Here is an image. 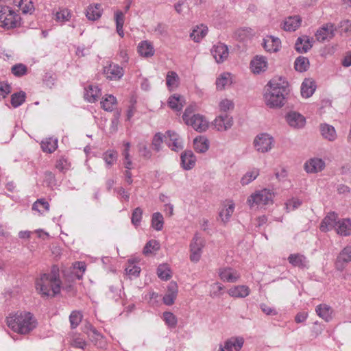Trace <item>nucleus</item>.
<instances>
[{"instance_id":"51","label":"nucleus","mask_w":351,"mask_h":351,"mask_svg":"<svg viewBox=\"0 0 351 351\" xmlns=\"http://www.w3.org/2000/svg\"><path fill=\"white\" fill-rule=\"evenodd\" d=\"M25 100V93L23 91L14 93L11 97V104L14 108L20 106Z\"/></svg>"},{"instance_id":"8","label":"nucleus","mask_w":351,"mask_h":351,"mask_svg":"<svg viewBox=\"0 0 351 351\" xmlns=\"http://www.w3.org/2000/svg\"><path fill=\"white\" fill-rule=\"evenodd\" d=\"M205 246V240L198 233H196L190 243V260L197 263L202 256V250Z\"/></svg>"},{"instance_id":"56","label":"nucleus","mask_w":351,"mask_h":351,"mask_svg":"<svg viewBox=\"0 0 351 351\" xmlns=\"http://www.w3.org/2000/svg\"><path fill=\"white\" fill-rule=\"evenodd\" d=\"M302 204V201L298 198L293 197L285 203V208L287 212L293 211L299 208Z\"/></svg>"},{"instance_id":"19","label":"nucleus","mask_w":351,"mask_h":351,"mask_svg":"<svg viewBox=\"0 0 351 351\" xmlns=\"http://www.w3.org/2000/svg\"><path fill=\"white\" fill-rule=\"evenodd\" d=\"M211 53L216 62L220 63L223 62L228 58L229 52L226 45L219 44L213 47Z\"/></svg>"},{"instance_id":"12","label":"nucleus","mask_w":351,"mask_h":351,"mask_svg":"<svg viewBox=\"0 0 351 351\" xmlns=\"http://www.w3.org/2000/svg\"><path fill=\"white\" fill-rule=\"evenodd\" d=\"M213 124L217 131H226L232 126L233 119L227 114H220L215 119Z\"/></svg>"},{"instance_id":"15","label":"nucleus","mask_w":351,"mask_h":351,"mask_svg":"<svg viewBox=\"0 0 351 351\" xmlns=\"http://www.w3.org/2000/svg\"><path fill=\"white\" fill-rule=\"evenodd\" d=\"M286 119L289 125L294 128H301L304 126L306 119L301 114L291 111L286 116Z\"/></svg>"},{"instance_id":"14","label":"nucleus","mask_w":351,"mask_h":351,"mask_svg":"<svg viewBox=\"0 0 351 351\" xmlns=\"http://www.w3.org/2000/svg\"><path fill=\"white\" fill-rule=\"evenodd\" d=\"M104 73L106 77L111 80H117L121 79L124 71L121 66L116 64H110L104 68Z\"/></svg>"},{"instance_id":"34","label":"nucleus","mask_w":351,"mask_h":351,"mask_svg":"<svg viewBox=\"0 0 351 351\" xmlns=\"http://www.w3.org/2000/svg\"><path fill=\"white\" fill-rule=\"evenodd\" d=\"M184 97L180 95L174 94L170 96L168 99L169 106L176 111H180L184 106Z\"/></svg>"},{"instance_id":"43","label":"nucleus","mask_w":351,"mask_h":351,"mask_svg":"<svg viewBox=\"0 0 351 351\" xmlns=\"http://www.w3.org/2000/svg\"><path fill=\"white\" fill-rule=\"evenodd\" d=\"M117 104V99L112 95H107L101 101V108L106 111H112Z\"/></svg>"},{"instance_id":"60","label":"nucleus","mask_w":351,"mask_h":351,"mask_svg":"<svg viewBox=\"0 0 351 351\" xmlns=\"http://www.w3.org/2000/svg\"><path fill=\"white\" fill-rule=\"evenodd\" d=\"M159 249V244L156 240H151L148 241L143 248V254H148L152 253V250H158Z\"/></svg>"},{"instance_id":"38","label":"nucleus","mask_w":351,"mask_h":351,"mask_svg":"<svg viewBox=\"0 0 351 351\" xmlns=\"http://www.w3.org/2000/svg\"><path fill=\"white\" fill-rule=\"evenodd\" d=\"M58 147V140L53 138H47L41 143V148L43 152L52 153Z\"/></svg>"},{"instance_id":"44","label":"nucleus","mask_w":351,"mask_h":351,"mask_svg":"<svg viewBox=\"0 0 351 351\" xmlns=\"http://www.w3.org/2000/svg\"><path fill=\"white\" fill-rule=\"evenodd\" d=\"M116 29L117 34L123 38L124 36L123 24H124V15L121 11H117L114 14Z\"/></svg>"},{"instance_id":"48","label":"nucleus","mask_w":351,"mask_h":351,"mask_svg":"<svg viewBox=\"0 0 351 351\" xmlns=\"http://www.w3.org/2000/svg\"><path fill=\"white\" fill-rule=\"evenodd\" d=\"M158 276L162 280H167L171 278V270L167 264H162L157 269Z\"/></svg>"},{"instance_id":"41","label":"nucleus","mask_w":351,"mask_h":351,"mask_svg":"<svg viewBox=\"0 0 351 351\" xmlns=\"http://www.w3.org/2000/svg\"><path fill=\"white\" fill-rule=\"evenodd\" d=\"M232 77L229 73H223L221 74L216 80L217 88L219 90L223 89L226 86L231 84Z\"/></svg>"},{"instance_id":"63","label":"nucleus","mask_w":351,"mask_h":351,"mask_svg":"<svg viewBox=\"0 0 351 351\" xmlns=\"http://www.w3.org/2000/svg\"><path fill=\"white\" fill-rule=\"evenodd\" d=\"M224 287L219 282H215L211 285L210 287V296L213 298L220 295L221 291L223 289Z\"/></svg>"},{"instance_id":"17","label":"nucleus","mask_w":351,"mask_h":351,"mask_svg":"<svg viewBox=\"0 0 351 351\" xmlns=\"http://www.w3.org/2000/svg\"><path fill=\"white\" fill-rule=\"evenodd\" d=\"M325 167L324 161L318 158L308 160L304 165V169L307 173H314L322 171Z\"/></svg>"},{"instance_id":"32","label":"nucleus","mask_w":351,"mask_h":351,"mask_svg":"<svg viewBox=\"0 0 351 351\" xmlns=\"http://www.w3.org/2000/svg\"><path fill=\"white\" fill-rule=\"evenodd\" d=\"M316 88L315 82L311 79H305L301 85V95L308 98L313 95Z\"/></svg>"},{"instance_id":"25","label":"nucleus","mask_w":351,"mask_h":351,"mask_svg":"<svg viewBox=\"0 0 351 351\" xmlns=\"http://www.w3.org/2000/svg\"><path fill=\"white\" fill-rule=\"evenodd\" d=\"M235 204L232 200H227L224 203V208L219 213V217L223 223L229 221L234 211Z\"/></svg>"},{"instance_id":"52","label":"nucleus","mask_w":351,"mask_h":351,"mask_svg":"<svg viewBox=\"0 0 351 351\" xmlns=\"http://www.w3.org/2000/svg\"><path fill=\"white\" fill-rule=\"evenodd\" d=\"M82 319V314L77 311L71 312L69 316V321L72 328H75L81 322Z\"/></svg>"},{"instance_id":"45","label":"nucleus","mask_w":351,"mask_h":351,"mask_svg":"<svg viewBox=\"0 0 351 351\" xmlns=\"http://www.w3.org/2000/svg\"><path fill=\"white\" fill-rule=\"evenodd\" d=\"M15 5L19 7L24 14H32L34 10V4L30 0H17Z\"/></svg>"},{"instance_id":"30","label":"nucleus","mask_w":351,"mask_h":351,"mask_svg":"<svg viewBox=\"0 0 351 351\" xmlns=\"http://www.w3.org/2000/svg\"><path fill=\"white\" fill-rule=\"evenodd\" d=\"M322 136L324 138L334 141L337 138V133L335 128L327 123H322L319 126Z\"/></svg>"},{"instance_id":"22","label":"nucleus","mask_w":351,"mask_h":351,"mask_svg":"<svg viewBox=\"0 0 351 351\" xmlns=\"http://www.w3.org/2000/svg\"><path fill=\"white\" fill-rule=\"evenodd\" d=\"M280 47V40L273 36H267L263 40V47L269 52H276Z\"/></svg>"},{"instance_id":"1","label":"nucleus","mask_w":351,"mask_h":351,"mask_svg":"<svg viewBox=\"0 0 351 351\" xmlns=\"http://www.w3.org/2000/svg\"><path fill=\"white\" fill-rule=\"evenodd\" d=\"M264 95L265 101L270 108H279L283 106L286 95L289 92L288 82L282 77L272 78L267 85Z\"/></svg>"},{"instance_id":"23","label":"nucleus","mask_w":351,"mask_h":351,"mask_svg":"<svg viewBox=\"0 0 351 351\" xmlns=\"http://www.w3.org/2000/svg\"><path fill=\"white\" fill-rule=\"evenodd\" d=\"M313 40L307 36L299 37L295 43V50L299 53H306L312 47Z\"/></svg>"},{"instance_id":"40","label":"nucleus","mask_w":351,"mask_h":351,"mask_svg":"<svg viewBox=\"0 0 351 351\" xmlns=\"http://www.w3.org/2000/svg\"><path fill=\"white\" fill-rule=\"evenodd\" d=\"M166 84L170 90L177 88L179 84V77L175 71H169L166 77Z\"/></svg>"},{"instance_id":"42","label":"nucleus","mask_w":351,"mask_h":351,"mask_svg":"<svg viewBox=\"0 0 351 351\" xmlns=\"http://www.w3.org/2000/svg\"><path fill=\"white\" fill-rule=\"evenodd\" d=\"M118 154L114 150H108L103 154L102 158L108 168L111 167L117 160Z\"/></svg>"},{"instance_id":"2","label":"nucleus","mask_w":351,"mask_h":351,"mask_svg":"<svg viewBox=\"0 0 351 351\" xmlns=\"http://www.w3.org/2000/svg\"><path fill=\"white\" fill-rule=\"evenodd\" d=\"M61 281L58 269L53 267L50 274H43L36 281V289L43 296H55L60 293Z\"/></svg>"},{"instance_id":"59","label":"nucleus","mask_w":351,"mask_h":351,"mask_svg":"<svg viewBox=\"0 0 351 351\" xmlns=\"http://www.w3.org/2000/svg\"><path fill=\"white\" fill-rule=\"evenodd\" d=\"M163 142V135L158 132L156 134L152 140V146L155 151L159 152Z\"/></svg>"},{"instance_id":"6","label":"nucleus","mask_w":351,"mask_h":351,"mask_svg":"<svg viewBox=\"0 0 351 351\" xmlns=\"http://www.w3.org/2000/svg\"><path fill=\"white\" fill-rule=\"evenodd\" d=\"M274 193L267 189L259 190L252 193L247 199V204L251 208L262 207L273 203Z\"/></svg>"},{"instance_id":"31","label":"nucleus","mask_w":351,"mask_h":351,"mask_svg":"<svg viewBox=\"0 0 351 351\" xmlns=\"http://www.w3.org/2000/svg\"><path fill=\"white\" fill-rule=\"evenodd\" d=\"M336 232L338 234L344 237L351 234V220L350 219H339Z\"/></svg>"},{"instance_id":"58","label":"nucleus","mask_w":351,"mask_h":351,"mask_svg":"<svg viewBox=\"0 0 351 351\" xmlns=\"http://www.w3.org/2000/svg\"><path fill=\"white\" fill-rule=\"evenodd\" d=\"M71 346L84 350L86 346V342L80 335L73 336L71 341Z\"/></svg>"},{"instance_id":"24","label":"nucleus","mask_w":351,"mask_h":351,"mask_svg":"<svg viewBox=\"0 0 351 351\" xmlns=\"http://www.w3.org/2000/svg\"><path fill=\"white\" fill-rule=\"evenodd\" d=\"M228 293L231 297L244 298L250 295V289L246 285H237L230 288Z\"/></svg>"},{"instance_id":"5","label":"nucleus","mask_w":351,"mask_h":351,"mask_svg":"<svg viewBox=\"0 0 351 351\" xmlns=\"http://www.w3.org/2000/svg\"><path fill=\"white\" fill-rule=\"evenodd\" d=\"M21 17L9 5H1L0 26L5 29H12L20 24Z\"/></svg>"},{"instance_id":"61","label":"nucleus","mask_w":351,"mask_h":351,"mask_svg":"<svg viewBox=\"0 0 351 351\" xmlns=\"http://www.w3.org/2000/svg\"><path fill=\"white\" fill-rule=\"evenodd\" d=\"M27 72V67L23 64H17L12 67V73L15 76H22Z\"/></svg>"},{"instance_id":"10","label":"nucleus","mask_w":351,"mask_h":351,"mask_svg":"<svg viewBox=\"0 0 351 351\" xmlns=\"http://www.w3.org/2000/svg\"><path fill=\"white\" fill-rule=\"evenodd\" d=\"M218 275L221 280L230 283L237 282L241 278L239 271L230 267H220L218 269Z\"/></svg>"},{"instance_id":"53","label":"nucleus","mask_w":351,"mask_h":351,"mask_svg":"<svg viewBox=\"0 0 351 351\" xmlns=\"http://www.w3.org/2000/svg\"><path fill=\"white\" fill-rule=\"evenodd\" d=\"M163 320L165 324L170 328L176 327L177 324V318L171 312H165L163 313Z\"/></svg>"},{"instance_id":"64","label":"nucleus","mask_w":351,"mask_h":351,"mask_svg":"<svg viewBox=\"0 0 351 351\" xmlns=\"http://www.w3.org/2000/svg\"><path fill=\"white\" fill-rule=\"evenodd\" d=\"M219 109L221 111L226 112L228 110L232 109L234 105H233V103L230 100L225 99H223L219 103Z\"/></svg>"},{"instance_id":"11","label":"nucleus","mask_w":351,"mask_h":351,"mask_svg":"<svg viewBox=\"0 0 351 351\" xmlns=\"http://www.w3.org/2000/svg\"><path fill=\"white\" fill-rule=\"evenodd\" d=\"M244 339L241 337H232L227 339L224 345H219L218 351H239L243 347Z\"/></svg>"},{"instance_id":"28","label":"nucleus","mask_w":351,"mask_h":351,"mask_svg":"<svg viewBox=\"0 0 351 351\" xmlns=\"http://www.w3.org/2000/svg\"><path fill=\"white\" fill-rule=\"evenodd\" d=\"M302 19L300 16H289L283 22L282 28L285 31H295L301 25Z\"/></svg>"},{"instance_id":"13","label":"nucleus","mask_w":351,"mask_h":351,"mask_svg":"<svg viewBox=\"0 0 351 351\" xmlns=\"http://www.w3.org/2000/svg\"><path fill=\"white\" fill-rule=\"evenodd\" d=\"M351 261V246L345 247L339 254L336 262L335 267L337 269L341 271L346 265Z\"/></svg>"},{"instance_id":"35","label":"nucleus","mask_w":351,"mask_h":351,"mask_svg":"<svg viewBox=\"0 0 351 351\" xmlns=\"http://www.w3.org/2000/svg\"><path fill=\"white\" fill-rule=\"evenodd\" d=\"M100 4L89 5L86 10V16L88 20L96 21L101 16V8Z\"/></svg>"},{"instance_id":"50","label":"nucleus","mask_w":351,"mask_h":351,"mask_svg":"<svg viewBox=\"0 0 351 351\" xmlns=\"http://www.w3.org/2000/svg\"><path fill=\"white\" fill-rule=\"evenodd\" d=\"M125 273L127 275L132 277H137L138 276L141 272V268L135 265L133 261H128V265L125 269Z\"/></svg>"},{"instance_id":"18","label":"nucleus","mask_w":351,"mask_h":351,"mask_svg":"<svg viewBox=\"0 0 351 351\" xmlns=\"http://www.w3.org/2000/svg\"><path fill=\"white\" fill-rule=\"evenodd\" d=\"M167 136H165L168 146L173 151L178 152L182 149V142L176 132L172 131L167 132Z\"/></svg>"},{"instance_id":"49","label":"nucleus","mask_w":351,"mask_h":351,"mask_svg":"<svg viewBox=\"0 0 351 351\" xmlns=\"http://www.w3.org/2000/svg\"><path fill=\"white\" fill-rule=\"evenodd\" d=\"M294 64L296 71L304 72L308 68L309 61L307 58L300 56L295 60Z\"/></svg>"},{"instance_id":"9","label":"nucleus","mask_w":351,"mask_h":351,"mask_svg":"<svg viewBox=\"0 0 351 351\" xmlns=\"http://www.w3.org/2000/svg\"><path fill=\"white\" fill-rule=\"evenodd\" d=\"M336 28L332 23H326L320 27L315 32V38L319 42L328 41L335 36Z\"/></svg>"},{"instance_id":"54","label":"nucleus","mask_w":351,"mask_h":351,"mask_svg":"<svg viewBox=\"0 0 351 351\" xmlns=\"http://www.w3.org/2000/svg\"><path fill=\"white\" fill-rule=\"evenodd\" d=\"M71 13L67 9H62L55 14V20L58 22H65L70 19Z\"/></svg>"},{"instance_id":"26","label":"nucleus","mask_w":351,"mask_h":351,"mask_svg":"<svg viewBox=\"0 0 351 351\" xmlns=\"http://www.w3.org/2000/svg\"><path fill=\"white\" fill-rule=\"evenodd\" d=\"M138 52L143 57L150 58L154 55L155 50L151 42L143 40L138 45Z\"/></svg>"},{"instance_id":"36","label":"nucleus","mask_w":351,"mask_h":351,"mask_svg":"<svg viewBox=\"0 0 351 351\" xmlns=\"http://www.w3.org/2000/svg\"><path fill=\"white\" fill-rule=\"evenodd\" d=\"M208 27L203 25L197 26L193 32L190 34V37L195 42H199L207 34Z\"/></svg>"},{"instance_id":"16","label":"nucleus","mask_w":351,"mask_h":351,"mask_svg":"<svg viewBox=\"0 0 351 351\" xmlns=\"http://www.w3.org/2000/svg\"><path fill=\"white\" fill-rule=\"evenodd\" d=\"M338 216L335 213H330L322 220L320 224V230L322 232H328L337 228Z\"/></svg>"},{"instance_id":"21","label":"nucleus","mask_w":351,"mask_h":351,"mask_svg":"<svg viewBox=\"0 0 351 351\" xmlns=\"http://www.w3.org/2000/svg\"><path fill=\"white\" fill-rule=\"evenodd\" d=\"M289 263L293 267L299 268H307L308 267V261L306 257L301 254H291L288 257Z\"/></svg>"},{"instance_id":"55","label":"nucleus","mask_w":351,"mask_h":351,"mask_svg":"<svg viewBox=\"0 0 351 351\" xmlns=\"http://www.w3.org/2000/svg\"><path fill=\"white\" fill-rule=\"evenodd\" d=\"M124 146H125V149L123 152V155L124 156V160H124V167L125 169H131L132 162L130 159V153H129L130 144V143H125L124 144Z\"/></svg>"},{"instance_id":"7","label":"nucleus","mask_w":351,"mask_h":351,"mask_svg":"<svg viewBox=\"0 0 351 351\" xmlns=\"http://www.w3.org/2000/svg\"><path fill=\"white\" fill-rule=\"evenodd\" d=\"M274 142V138L271 134L261 133L254 138L253 145L258 152L267 153L273 148Z\"/></svg>"},{"instance_id":"62","label":"nucleus","mask_w":351,"mask_h":351,"mask_svg":"<svg viewBox=\"0 0 351 351\" xmlns=\"http://www.w3.org/2000/svg\"><path fill=\"white\" fill-rule=\"evenodd\" d=\"M142 214L143 211L140 208L138 207L134 210L131 219L132 224L136 226L139 225L141 221Z\"/></svg>"},{"instance_id":"33","label":"nucleus","mask_w":351,"mask_h":351,"mask_svg":"<svg viewBox=\"0 0 351 351\" xmlns=\"http://www.w3.org/2000/svg\"><path fill=\"white\" fill-rule=\"evenodd\" d=\"M101 95V90L97 86L89 85L85 88L84 98L88 102H95Z\"/></svg>"},{"instance_id":"37","label":"nucleus","mask_w":351,"mask_h":351,"mask_svg":"<svg viewBox=\"0 0 351 351\" xmlns=\"http://www.w3.org/2000/svg\"><path fill=\"white\" fill-rule=\"evenodd\" d=\"M194 149L196 152L199 153L206 152L209 147L208 140L203 137H197L193 141Z\"/></svg>"},{"instance_id":"39","label":"nucleus","mask_w":351,"mask_h":351,"mask_svg":"<svg viewBox=\"0 0 351 351\" xmlns=\"http://www.w3.org/2000/svg\"><path fill=\"white\" fill-rule=\"evenodd\" d=\"M259 172L260 171L258 168H253L247 171L241 178V184L243 186L247 185L258 176Z\"/></svg>"},{"instance_id":"57","label":"nucleus","mask_w":351,"mask_h":351,"mask_svg":"<svg viewBox=\"0 0 351 351\" xmlns=\"http://www.w3.org/2000/svg\"><path fill=\"white\" fill-rule=\"evenodd\" d=\"M32 209L41 213L43 210H49V204L47 202L45 201L43 199H40L36 201L33 206Z\"/></svg>"},{"instance_id":"3","label":"nucleus","mask_w":351,"mask_h":351,"mask_svg":"<svg viewBox=\"0 0 351 351\" xmlns=\"http://www.w3.org/2000/svg\"><path fill=\"white\" fill-rule=\"evenodd\" d=\"M7 324L14 332L27 334L36 326V320L29 312L16 313L7 317Z\"/></svg>"},{"instance_id":"27","label":"nucleus","mask_w":351,"mask_h":351,"mask_svg":"<svg viewBox=\"0 0 351 351\" xmlns=\"http://www.w3.org/2000/svg\"><path fill=\"white\" fill-rule=\"evenodd\" d=\"M196 158L192 151H185L181 155V165L186 170L191 169L195 165Z\"/></svg>"},{"instance_id":"29","label":"nucleus","mask_w":351,"mask_h":351,"mask_svg":"<svg viewBox=\"0 0 351 351\" xmlns=\"http://www.w3.org/2000/svg\"><path fill=\"white\" fill-rule=\"evenodd\" d=\"M315 312L317 315L326 322H329L332 318L333 311L332 308L326 304H321L316 306Z\"/></svg>"},{"instance_id":"4","label":"nucleus","mask_w":351,"mask_h":351,"mask_svg":"<svg viewBox=\"0 0 351 351\" xmlns=\"http://www.w3.org/2000/svg\"><path fill=\"white\" fill-rule=\"evenodd\" d=\"M195 110V105H190L185 109L182 119L186 125H191L195 130L204 132L208 128V121L203 115L193 114Z\"/></svg>"},{"instance_id":"20","label":"nucleus","mask_w":351,"mask_h":351,"mask_svg":"<svg viewBox=\"0 0 351 351\" xmlns=\"http://www.w3.org/2000/svg\"><path fill=\"white\" fill-rule=\"evenodd\" d=\"M267 60L263 56H256L251 60L250 68L254 73H260L264 71L267 68Z\"/></svg>"},{"instance_id":"47","label":"nucleus","mask_w":351,"mask_h":351,"mask_svg":"<svg viewBox=\"0 0 351 351\" xmlns=\"http://www.w3.org/2000/svg\"><path fill=\"white\" fill-rule=\"evenodd\" d=\"M253 35V30L250 27H243L239 29L235 32V37L241 41H245L250 38Z\"/></svg>"},{"instance_id":"46","label":"nucleus","mask_w":351,"mask_h":351,"mask_svg":"<svg viewBox=\"0 0 351 351\" xmlns=\"http://www.w3.org/2000/svg\"><path fill=\"white\" fill-rule=\"evenodd\" d=\"M164 224V218L160 213H154L152 218V226L157 231L162 229Z\"/></svg>"}]
</instances>
